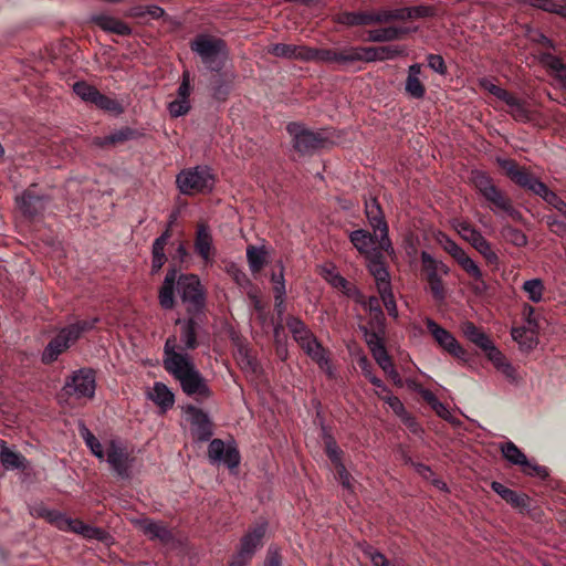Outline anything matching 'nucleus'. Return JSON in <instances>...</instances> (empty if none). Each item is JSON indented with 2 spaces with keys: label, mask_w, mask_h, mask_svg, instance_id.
I'll list each match as a JSON object with an SVG mask.
<instances>
[{
  "label": "nucleus",
  "mask_w": 566,
  "mask_h": 566,
  "mask_svg": "<svg viewBox=\"0 0 566 566\" xmlns=\"http://www.w3.org/2000/svg\"><path fill=\"white\" fill-rule=\"evenodd\" d=\"M205 317L206 315H188V318H178L176 324L180 325V342L184 346L178 345L176 336H169L164 346V368L179 381L187 396L197 400L209 398L211 390L191 356L185 350L198 347L197 335Z\"/></svg>",
  "instance_id": "1"
},
{
  "label": "nucleus",
  "mask_w": 566,
  "mask_h": 566,
  "mask_svg": "<svg viewBox=\"0 0 566 566\" xmlns=\"http://www.w3.org/2000/svg\"><path fill=\"white\" fill-rule=\"evenodd\" d=\"M98 321L99 319L97 317L77 321L62 328L44 348L42 353V361L44 364L55 361L57 357L70 348L84 332L93 329Z\"/></svg>",
  "instance_id": "2"
},
{
  "label": "nucleus",
  "mask_w": 566,
  "mask_h": 566,
  "mask_svg": "<svg viewBox=\"0 0 566 566\" xmlns=\"http://www.w3.org/2000/svg\"><path fill=\"white\" fill-rule=\"evenodd\" d=\"M190 49L213 72H219L224 66L228 59L226 42L210 34H199L190 42Z\"/></svg>",
  "instance_id": "3"
},
{
  "label": "nucleus",
  "mask_w": 566,
  "mask_h": 566,
  "mask_svg": "<svg viewBox=\"0 0 566 566\" xmlns=\"http://www.w3.org/2000/svg\"><path fill=\"white\" fill-rule=\"evenodd\" d=\"M177 291L188 315H205L206 291L198 275H177Z\"/></svg>",
  "instance_id": "4"
},
{
  "label": "nucleus",
  "mask_w": 566,
  "mask_h": 566,
  "mask_svg": "<svg viewBox=\"0 0 566 566\" xmlns=\"http://www.w3.org/2000/svg\"><path fill=\"white\" fill-rule=\"evenodd\" d=\"M176 182L181 193L196 195L210 191L214 179L209 168L198 166L180 171Z\"/></svg>",
  "instance_id": "5"
},
{
  "label": "nucleus",
  "mask_w": 566,
  "mask_h": 566,
  "mask_svg": "<svg viewBox=\"0 0 566 566\" xmlns=\"http://www.w3.org/2000/svg\"><path fill=\"white\" fill-rule=\"evenodd\" d=\"M286 130L293 139V147L303 155L312 154L324 148L328 143V137L323 132H314L302 124L290 123Z\"/></svg>",
  "instance_id": "6"
},
{
  "label": "nucleus",
  "mask_w": 566,
  "mask_h": 566,
  "mask_svg": "<svg viewBox=\"0 0 566 566\" xmlns=\"http://www.w3.org/2000/svg\"><path fill=\"white\" fill-rule=\"evenodd\" d=\"M63 390L75 398H93L95 394V375L92 369H80L66 380Z\"/></svg>",
  "instance_id": "7"
},
{
  "label": "nucleus",
  "mask_w": 566,
  "mask_h": 566,
  "mask_svg": "<svg viewBox=\"0 0 566 566\" xmlns=\"http://www.w3.org/2000/svg\"><path fill=\"white\" fill-rule=\"evenodd\" d=\"M365 212L376 238H378V235L380 237V248L385 249L388 254L392 253L394 249L388 237V226L376 199L366 201Z\"/></svg>",
  "instance_id": "8"
},
{
  "label": "nucleus",
  "mask_w": 566,
  "mask_h": 566,
  "mask_svg": "<svg viewBox=\"0 0 566 566\" xmlns=\"http://www.w3.org/2000/svg\"><path fill=\"white\" fill-rule=\"evenodd\" d=\"M106 460L113 471L120 478L130 476L133 459L129 457L126 447L119 440L113 439L106 448Z\"/></svg>",
  "instance_id": "9"
},
{
  "label": "nucleus",
  "mask_w": 566,
  "mask_h": 566,
  "mask_svg": "<svg viewBox=\"0 0 566 566\" xmlns=\"http://www.w3.org/2000/svg\"><path fill=\"white\" fill-rule=\"evenodd\" d=\"M51 199L49 195L39 193L36 185H31L17 197V205L25 217L33 218L45 210Z\"/></svg>",
  "instance_id": "10"
},
{
  "label": "nucleus",
  "mask_w": 566,
  "mask_h": 566,
  "mask_svg": "<svg viewBox=\"0 0 566 566\" xmlns=\"http://www.w3.org/2000/svg\"><path fill=\"white\" fill-rule=\"evenodd\" d=\"M426 326L430 334L433 336L434 340L450 355L453 357L467 361L468 353L467 350L459 344V342L454 338V336L439 326L433 319L427 318Z\"/></svg>",
  "instance_id": "11"
},
{
  "label": "nucleus",
  "mask_w": 566,
  "mask_h": 566,
  "mask_svg": "<svg viewBox=\"0 0 566 566\" xmlns=\"http://www.w3.org/2000/svg\"><path fill=\"white\" fill-rule=\"evenodd\" d=\"M265 534V525L260 524L247 533L241 539L239 553L234 556L230 566H245L255 551L262 546V538Z\"/></svg>",
  "instance_id": "12"
},
{
  "label": "nucleus",
  "mask_w": 566,
  "mask_h": 566,
  "mask_svg": "<svg viewBox=\"0 0 566 566\" xmlns=\"http://www.w3.org/2000/svg\"><path fill=\"white\" fill-rule=\"evenodd\" d=\"M500 449L503 457L510 463L521 467L523 473L536 476H543L546 474V470L544 468L530 462L526 455L512 441L502 443Z\"/></svg>",
  "instance_id": "13"
},
{
  "label": "nucleus",
  "mask_w": 566,
  "mask_h": 566,
  "mask_svg": "<svg viewBox=\"0 0 566 566\" xmlns=\"http://www.w3.org/2000/svg\"><path fill=\"white\" fill-rule=\"evenodd\" d=\"M195 252L206 264H212L217 250L210 228L205 222H199L196 229L193 242Z\"/></svg>",
  "instance_id": "14"
},
{
  "label": "nucleus",
  "mask_w": 566,
  "mask_h": 566,
  "mask_svg": "<svg viewBox=\"0 0 566 566\" xmlns=\"http://www.w3.org/2000/svg\"><path fill=\"white\" fill-rule=\"evenodd\" d=\"M349 238L353 245L360 254L365 255L366 260L386 252L380 248V237L376 238L375 233L371 235L368 231L360 229L353 231Z\"/></svg>",
  "instance_id": "15"
},
{
  "label": "nucleus",
  "mask_w": 566,
  "mask_h": 566,
  "mask_svg": "<svg viewBox=\"0 0 566 566\" xmlns=\"http://www.w3.org/2000/svg\"><path fill=\"white\" fill-rule=\"evenodd\" d=\"M483 198L490 203L493 212L505 214L517 222L523 220L522 213L513 206L511 199L497 187Z\"/></svg>",
  "instance_id": "16"
},
{
  "label": "nucleus",
  "mask_w": 566,
  "mask_h": 566,
  "mask_svg": "<svg viewBox=\"0 0 566 566\" xmlns=\"http://www.w3.org/2000/svg\"><path fill=\"white\" fill-rule=\"evenodd\" d=\"M503 103L506 105L505 112L516 122L528 123L534 119L535 112L532 109L527 101L510 93Z\"/></svg>",
  "instance_id": "17"
},
{
  "label": "nucleus",
  "mask_w": 566,
  "mask_h": 566,
  "mask_svg": "<svg viewBox=\"0 0 566 566\" xmlns=\"http://www.w3.org/2000/svg\"><path fill=\"white\" fill-rule=\"evenodd\" d=\"M367 262L368 270L375 279L378 293L391 290L389 273L384 262V253L367 259Z\"/></svg>",
  "instance_id": "18"
},
{
  "label": "nucleus",
  "mask_w": 566,
  "mask_h": 566,
  "mask_svg": "<svg viewBox=\"0 0 566 566\" xmlns=\"http://www.w3.org/2000/svg\"><path fill=\"white\" fill-rule=\"evenodd\" d=\"M177 270L169 269L166 273L163 285L159 289L158 300L164 310H171L175 306V285H177Z\"/></svg>",
  "instance_id": "19"
},
{
  "label": "nucleus",
  "mask_w": 566,
  "mask_h": 566,
  "mask_svg": "<svg viewBox=\"0 0 566 566\" xmlns=\"http://www.w3.org/2000/svg\"><path fill=\"white\" fill-rule=\"evenodd\" d=\"M300 347L308 357H311L312 360H314L319 366L321 369L329 375L332 374L331 361L327 356V352L315 336Z\"/></svg>",
  "instance_id": "20"
},
{
  "label": "nucleus",
  "mask_w": 566,
  "mask_h": 566,
  "mask_svg": "<svg viewBox=\"0 0 566 566\" xmlns=\"http://www.w3.org/2000/svg\"><path fill=\"white\" fill-rule=\"evenodd\" d=\"M186 412L190 417L191 424L196 428L198 438L200 440L209 439L212 431L208 415L195 406H188Z\"/></svg>",
  "instance_id": "21"
},
{
  "label": "nucleus",
  "mask_w": 566,
  "mask_h": 566,
  "mask_svg": "<svg viewBox=\"0 0 566 566\" xmlns=\"http://www.w3.org/2000/svg\"><path fill=\"white\" fill-rule=\"evenodd\" d=\"M140 530L150 539H158L161 543H169L172 539L171 532L161 522H155L148 518L138 522Z\"/></svg>",
  "instance_id": "22"
},
{
  "label": "nucleus",
  "mask_w": 566,
  "mask_h": 566,
  "mask_svg": "<svg viewBox=\"0 0 566 566\" xmlns=\"http://www.w3.org/2000/svg\"><path fill=\"white\" fill-rule=\"evenodd\" d=\"M421 264L426 280L443 277L449 274L450 269L442 261L434 259L430 253L421 252Z\"/></svg>",
  "instance_id": "23"
},
{
  "label": "nucleus",
  "mask_w": 566,
  "mask_h": 566,
  "mask_svg": "<svg viewBox=\"0 0 566 566\" xmlns=\"http://www.w3.org/2000/svg\"><path fill=\"white\" fill-rule=\"evenodd\" d=\"M374 10L371 11H344L335 17V21L346 27H360L375 24Z\"/></svg>",
  "instance_id": "24"
},
{
  "label": "nucleus",
  "mask_w": 566,
  "mask_h": 566,
  "mask_svg": "<svg viewBox=\"0 0 566 566\" xmlns=\"http://www.w3.org/2000/svg\"><path fill=\"white\" fill-rule=\"evenodd\" d=\"M410 28L406 27H387L381 29L370 30L368 32V40L371 42H389L401 39L405 34L411 31Z\"/></svg>",
  "instance_id": "25"
},
{
  "label": "nucleus",
  "mask_w": 566,
  "mask_h": 566,
  "mask_svg": "<svg viewBox=\"0 0 566 566\" xmlns=\"http://www.w3.org/2000/svg\"><path fill=\"white\" fill-rule=\"evenodd\" d=\"M462 333L463 335L481 348L484 353L493 346V342L491 338L478 326H475L472 322H465L462 324Z\"/></svg>",
  "instance_id": "26"
},
{
  "label": "nucleus",
  "mask_w": 566,
  "mask_h": 566,
  "mask_svg": "<svg viewBox=\"0 0 566 566\" xmlns=\"http://www.w3.org/2000/svg\"><path fill=\"white\" fill-rule=\"evenodd\" d=\"M537 331L531 327H514L512 328V338L520 345L522 350H532L537 345Z\"/></svg>",
  "instance_id": "27"
},
{
  "label": "nucleus",
  "mask_w": 566,
  "mask_h": 566,
  "mask_svg": "<svg viewBox=\"0 0 566 566\" xmlns=\"http://www.w3.org/2000/svg\"><path fill=\"white\" fill-rule=\"evenodd\" d=\"M421 65L412 64L408 70V77L406 80V92L413 98H422L426 88L420 81Z\"/></svg>",
  "instance_id": "28"
},
{
  "label": "nucleus",
  "mask_w": 566,
  "mask_h": 566,
  "mask_svg": "<svg viewBox=\"0 0 566 566\" xmlns=\"http://www.w3.org/2000/svg\"><path fill=\"white\" fill-rule=\"evenodd\" d=\"M92 20L103 30L113 32L119 35H127L130 33V28L123 21L105 15H94Z\"/></svg>",
  "instance_id": "29"
},
{
  "label": "nucleus",
  "mask_w": 566,
  "mask_h": 566,
  "mask_svg": "<svg viewBox=\"0 0 566 566\" xmlns=\"http://www.w3.org/2000/svg\"><path fill=\"white\" fill-rule=\"evenodd\" d=\"M149 398L164 411L171 408L175 401L174 394L163 382H156L149 392Z\"/></svg>",
  "instance_id": "30"
},
{
  "label": "nucleus",
  "mask_w": 566,
  "mask_h": 566,
  "mask_svg": "<svg viewBox=\"0 0 566 566\" xmlns=\"http://www.w3.org/2000/svg\"><path fill=\"white\" fill-rule=\"evenodd\" d=\"M286 326L291 334L293 335L294 340L302 346L306 342H308L315 335L311 332V329L297 317L291 316L286 321Z\"/></svg>",
  "instance_id": "31"
},
{
  "label": "nucleus",
  "mask_w": 566,
  "mask_h": 566,
  "mask_svg": "<svg viewBox=\"0 0 566 566\" xmlns=\"http://www.w3.org/2000/svg\"><path fill=\"white\" fill-rule=\"evenodd\" d=\"M375 24H386L392 21H406L405 7L380 8L374 10Z\"/></svg>",
  "instance_id": "32"
},
{
  "label": "nucleus",
  "mask_w": 566,
  "mask_h": 566,
  "mask_svg": "<svg viewBox=\"0 0 566 566\" xmlns=\"http://www.w3.org/2000/svg\"><path fill=\"white\" fill-rule=\"evenodd\" d=\"M305 61H319L325 63L337 64V48L333 49H313L303 50Z\"/></svg>",
  "instance_id": "33"
},
{
  "label": "nucleus",
  "mask_w": 566,
  "mask_h": 566,
  "mask_svg": "<svg viewBox=\"0 0 566 566\" xmlns=\"http://www.w3.org/2000/svg\"><path fill=\"white\" fill-rule=\"evenodd\" d=\"M134 135V132L130 128H122L116 132L111 133L104 137H95L93 139V144L98 147H107L117 144H122L128 139H130Z\"/></svg>",
  "instance_id": "34"
},
{
  "label": "nucleus",
  "mask_w": 566,
  "mask_h": 566,
  "mask_svg": "<svg viewBox=\"0 0 566 566\" xmlns=\"http://www.w3.org/2000/svg\"><path fill=\"white\" fill-rule=\"evenodd\" d=\"M303 50H307V46H297L292 44L277 43L272 45L269 49V52L277 57H287V59H301L304 60Z\"/></svg>",
  "instance_id": "35"
},
{
  "label": "nucleus",
  "mask_w": 566,
  "mask_h": 566,
  "mask_svg": "<svg viewBox=\"0 0 566 566\" xmlns=\"http://www.w3.org/2000/svg\"><path fill=\"white\" fill-rule=\"evenodd\" d=\"M247 259L250 270L253 273L260 272L266 263V251L264 248L249 245L247 248Z\"/></svg>",
  "instance_id": "36"
},
{
  "label": "nucleus",
  "mask_w": 566,
  "mask_h": 566,
  "mask_svg": "<svg viewBox=\"0 0 566 566\" xmlns=\"http://www.w3.org/2000/svg\"><path fill=\"white\" fill-rule=\"evenodd\" d=\"M492 490L499 494L503 500L507 503L512 504L515 507L525 506V497L516 493L515 491L506 488L500 482H492Z\"/></svg>",
  "instance_id": "37"
},
{
  "label": "nucleus",
  "mask_w": 566,
  "mask_h": 566,
  "mask_svg": "<svg viewBox=\"0 0 566 566\" xmlns=\"http://www.w3.org/2000/svg\"><path fill=\"white\" fill-rule=\"evenodd\" d=\"M0 459H1L2 465L7 470H15V469L24 470L27 468L25 458L20 453L11 451L9 448H3L1 450Z\"/></svg>",
  "instance_id": "38"
},
{
  "label": "nucleus",
  "mask_w": 566,
  "mask_h": 566,
  "mask_svg": "<svg viewBox=\"0 0 566 566\" xmlns=\"http://www.w3.org/2000/svg\"><path fill=\"white\" fill-rule=\"evenodd\" d=\"M522 291L533 303H539L543 300L545 286L541 279L527 280L522 285Z\"/></svg>",
  "instance_id": "39"
},
{
  "label": "nucleus",
  "mask_w": 566,
  "mask_h": 566,
  "mask_svg": "<svg viewBox=\"0 0 566 566\" xmlns=\"http://www.w3.org/2000/svg\"><path fill=\"white\" fill-rule=\"evenodd\" d=\"M460 266L461 269L470 276L472 277L474 281L476 282H481L484 284L483 282V273L481 271V269L479 268V265L475 263V261H473L467 252H464L457 261H455Z\"/></svg>",
  "instance_id": "40"
},
{
  "label": "nucleus",
  "mask_w": 566,
  "mask_h": 566,
  "mask_svg": "<svg viewBox=\"0 0 566 566\" xmlns=\"http://www.w3.org/2000/svg\"><path fill=\"white\" fill-rule=\"evenodd\" d=\"M80 434L85 441L86 446L90 448L91 452L99 460H103L105 458L103 446L98 439L90 431V429L84 424H81Z\"/></svg>",
  "instance_id": "41"
},
{
  "label": "nucleus",
  "mask_w": 566,
  "mask_h": 566,
  "mask_svg": "<svg viewBox=\"0 0 566 566\" xmlns=\"http://www.w3.org/2000/svg\"><path fill=\"white\" fill-rule=\"evenodd\" d=\"M501 234L505 241L515 247L522 248L527 244L526 234L522 230L512 226H503Z\"/></svg>",
  "instance_id": "42"
},
{
  "label": "nucleus",
  "mask_w": 566,
  "mask_h": 566,
  "mask_svg": "<svg viewBox=\"0 0 566 566\" xmlns=\"http://www.w3.org/2000/svg\"><path fill=\"white\" fill-rule=\"evenodd\" d=\"M472 182L479 193L485 197L489 192L496 188L491 177L482 171L472 172Z\"/></svg>",
  "instance_id": "43"
},
{
  "label": "nucleus",
  "mask_w": 566,
  "mask_h": 566,
  "mask_svg": "<svg viewBox=\"0 0 566 566\" xmlns=\"http://www.w3.org/2000/svg\"><path fill=\"white\" fill-rule=\"evenodd\" d=\"M324 277L325 280L335 289L340 290L344 294L350 295L352 294V284L339 273L335 272L334 270H325L324 271Z\"/></svg>",
  "instance_id": "44"
},
{
  "label": "nucleus",
  "mask_w": 566,
  "mask_h": 566,
  "mask_svg": "<svg viewBox=\"0 0 566 566\" xmlns=\"http://www.w3.org/2000/svg\"><path fill=\"white\" fill-rule=\"evenodd\" d=\"M50 524L56 526L60 530H66L69 524V517L63 513L54 510L42 509L39 513Z\"/></svg>",
  "instance_id": "45"
},
{
  "label": "nucleus",
  "mask_w": 566,
  "mask_h": 566,
  "mask_svg": "<svg viewBox=\"0 0 566 566\" xmlns=\"http://www.w3.org/2000/svg\"><path fill=\"white\" fill-rule=\"evenodd\" d=\"M73 91L83 101L90 102L92 104L95 103V99L99 93L94 86H92L85 82L75 83L73 86Z\"/></svg>",
  "instance_id": "46"
},
{
  "label": "nucleus",
  "mask_w": 566,
  "mask_h": 566,
  "mask_svg": "<svg viewBox=\"0 0 566 566\" xmlns=\"http://www.w3.org/2000/svg\"><path fill=\"white\" fill-rule=\"evenodd\" d=\"M357 62V46L345 45L337 48V65L347 66Z\"/></svg>",
  "instance_id": "47"
},
{
  "label": "nucleus",
  "mask_w": 566,
  "mask_h": 566,
  "mask_svg": "<svg viewBox=\"0 0 566 566\" xmlns=\"http://www.w3.org/2000/svg\"><path fill=\"white\" fill-rule=\"evenodd\" d=\"M365 310L369 311L373 315V319L378 324H384L385 316L381 310L380 301L376 296H370L366 301L361 302Z\"/></svg>",
  "instance_id": "48"
},
{
  "label": "nucleus",
  "mask_w": 566,
  "mask_h": 566,
  "mask_svg": "<svg viewBox=\"0 0 566 566\" xmlns=\"http://www.w3.org/2000/svg\"><path fill=\"white\" fill-rule=\"evenodd\" d=\"M94 105L103 111H107L114 114H120L123 112L122 105L114 98L98 93Z\"/></svg>",
  "instance_id": "49"
},
{
  "label": "nucleus",
  "mask_w": 566,
  "mask_h": 566,
  "mask_svg": "<svg viewBox=\"0 0 566 566\" xmlns=\"http://www.w3.org/2000/svg\"><path fill=\"white\" fill-rule=\"evenodd\" d=\"M165 247L164 244H160V242L154 241L153 243V260H151V272L157 273L163 265L166 263L167 258L165 254Z\"/></svg>",
  "instance_id": "50"
},
{
  "label": "nucleus",
  "mask_w": 566,
  "mask_h": 566,
  "mask_svg": "<svg viewBox=\"0 0 566 566\" xmlns=\"http://www.w3.org/2000/svg\"><path fill=\"white\" fill-rule=\"evenodd\" d=\"M272 282L274 284L273 291H274V300H275V307L283 306L284 304V296H285V284H284V276L282 271L276 274H272Z\"/></svg>",
  "instance_id": "51"
},
{
  "label": "nucleus",
  "mask_w": 566,
  "mask_h": 566,
  "mask_svg": "<svg viewBox=\"0 0 566 566\" xmlns=\"http://www.w3.org/2000/svg\"><path fill=\"white\" fill-rule=\"evenodd\" d=\"M455 229L461 238L469 243L473 242L479 235H481V232L467 221H459Z\"/></svg>",
  "instance_id": "52"
},
{
  "label": "nucleus",
  "mask_w": 566,
  "mask_h": 566,
  "mask_svg": "<svg viewBox=\"0 0 566 566\" xmlns=\"http://www.w3.org/2000/svg\"><path fill=\"white\" fill-rule=\"evenodd\" d=\"M430 293L437 302H443L447 296V291L443 285L442 277L427 280Z\"/></svg>",
  "instance_id": "53"
},
{
  "label": "nucleus",
  "mask_w": 566,
  "mask_h": 566,
  "mask_svg": "<svg viewBox=\"0 0 566 566\" xmlns=\"http://www.w3.org/2000/svg\"><path fill=\"white\" fill-rule=\"evenodd\" d=\"M364 332L366 344L369 347L370 353H375L376 349H381L385 347L382 338L380 337L378 332L368 331L367 327H361Z\"/></svg>",
  "instance_id": "54"
},
{
  "label": "nucleus",
  "mask_w": 566,
  "mask_h": 566,
  "mask_svg": "<svg viewBox=\"0 0 566 566\" xmlns=\"http://www.w3.org/2000/svg\"><path fill=\"white\" fill-rule=\"evenodd\" d=\"M405 12L406 21H408L432 15L433 8L428 6L405 7Z\"/></svg>",
  "instance_id": "55"
},
{
  "label": "nucleus",
  "mask_w": 566,
  "mask_h": 566,
  "mask_svg": "<svg viewBox=\"0 0 566 566\" xmlns=\"http://www.w3.org/2000/svg\"><path fill=\"white\" fill-rule=\"evenodd\" d=\"M190 109L189 99L176 98L168 105V111L172 117L186 115Z\"/></svg>",
  "instance_id": "56"
},
{
  "label": "nucleus",
  "mask_w": 566,
  "mask_h": 566,
  "mask_svg": "<svg viewBox=\"0 0 566 566\" xmlns=\"http://www.w3.org/2000/svg\"><path fill=\"white\" fill-rule=\"evenodd\" d=\"M227 447L220 439H213L208 448V455L212 462L221 461Z\"/></svg>",
  "instance_id": "57"
},
{
  "label": "nucleus",
  "mask_w": 566,
  "mask_h": 566,
  "mask_svg": "<svg viewBox=\"0 0 566 566\" xmlns=\"http://www.w3.org/2000/svg\"><path fill=\"white\" fill-rule=\"evenodd\" d=\"M379 61L378 49L373 46H357V62Z\"/></svg>",
  "instance_id": "58"
},
{
  "label": "nucleus",
  "mask_w": 566,
  "mask_h": 566,
  "mask_svg": "<svg viewBox=\"0 0 566 566\" xmlns=\"http://www.w3.org/2000/svg\"><path fill=\"white\" fill-rule=\"evenodd\" d=\"M221 461H223V463L230 469L237 468L240 463V453L238 449L235 447L228 446Z\"/></svg>",
  "instance_id": "59"
},
{
  "label": "nucleus",
  "mask_w": 566,
  "mask_h": 566,
  "mask_svg": "<svg viewBox=\"0 0 566 566\" xmlns=\"http://www.w3.org/2000/svg\"><path fill=\"white\" fill-rule=\"evenodd\" d=\"M534 178L535 177L532 174H530L526 169L520 167L513 175L511 180L517 184L518 186L528 189Z\"/></svg>",
  "instance_id": "60"
},
{
  "label": "nucleus",
  "mask_w": 566,
  "mask_h": 566,
  "mask_svg": "<svg viewBox=\"0 0 566 566\" xmlns=\"http://www.w3.org/2000/svg\"><path fill=\"white\" fill-rule=\"evenodd\" d=\"M534 178L535 177L532 174H530L526 169L520 167L513 175L511 180L517 184L518 186L528 189Z\"/></svg>",
  "instance_id": "61"
},
{
  "label": "nucleus",
  "mask_w": 566,
  "mask_h": 566,
  "mask_svg": "<svg viewBox=\"0 0 566 566\" xmlns=\"http://www.w3.org/2000/svg\"><path fill=\"white\" fill-rule=\"evenodd\" d=\"M485 355L488 359L493 364V366L499 370L502 365H504L505 361L509 359L504 356V354L495 347V345L491 346L486 352Z\"/></svg>",
  "instance_id": "62"
},
{
  "label": "nucleus",
  "mask_w": 566,
  "mask_h": 566,
  "mask_svg": "<svg viewBox=\"0 0 566 566\" xmlns=\"http://www.w3.org/2000/svg\"><path fill=\"white\" fill-rule=\"evenodd\" d=\"M564 220H558L555 217L547 216L546 217V223L552 232L559 237L566 235V216H564Z\"/></svg>",
  "instance_id": "63"
},
{
  "label": "nucleus",
  "mask_w": 566,
  "mask_h": 566,
  "mask_svg": "<svg viewBox=\"0 0 566 566\" xmlns=\"http://www.w3.org/2000/svg\"><path fill=\"white\" fill-rule=\"evenodd\" d=\"M365 555L370 559L374 566H390L389 560L374 547H367Z\"/></svg>",
  "instance_id": "64"
}]
</instances>
